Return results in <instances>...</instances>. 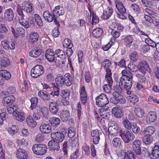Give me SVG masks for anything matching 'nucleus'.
<instances>
[{"label":"nucleus","instance_id":"nucleus-1","mask_svg":"<svg viewBox=\"0 0 159 159\" xmlns=\"http://www.w3.org/2000/svg\"><path fill=\"white\" fill-rule=\"evenodd\" d=\"M55 63L58 65L65 64L66 61V56L64 52L60 49H58L55 50Z\"/></svg>","mask_w":159,"mask_h":159},{"label":"nucleus","instance_id":"nucleus-2","mask_svg":"<svg viewBox=\"0 0 159 159\" xmlns=\"http://www.w3.org/2000/svg\"><path fill=\"white\" fill-rule=\"evenodd\" d=\"M120 136L126 143H128L133 140L135 138L134 134L131 131L120 129L119 132Z\"/></svg>","mask_w":159,"mask_h":159},{"label":"nucleus","instance_id":"nucleus-3","mask_svg":"<svg viewBox=\"0 0 159 159\" xmlns=\"http://www.w3.org/2000/svg\"><path fill=\"white\" fill-rule=\"evenodd\" d=\"M32 150L35 154L43 155L46 152L47 148L45 144H35L32 147Z\"/></svg>","mask_w":159,"mask_h":159},{"label":"nucleus","instance_id":"nucleus-4","mask_svg":"<svg viewBox=\"0 0 159 159\" xmlns=\"http://www.w3.org/2000/svg\"><path fill=\"white\" fill-rule=\"evenodd\" d=\"M44 72L43 66L42 65H37L31 69L30 74L32 77L37 78L43 75Z\"/></svg>","mask_w":159,"mask_h":159},{"label":"nucleus","instance_id":"nucleus-5","mask_svg":"<svg viewBox=\"0 0 159 159\" xmlns=\"http://www.w3.org/2000/svg\"><path fill=\"white\" fill-rule=\"evenodd\" d=\"M96 104L99 107H102L107 104L109 102L107 96L101 93L96 98Z\"/></svg>","mask_w":159,"mask_h":159},{"label":"nucleus","instance_id":"nucleus-6","mask_svg":"<svg viewBox=\"0 0 159 159\" xmlns=\"http://www.w3.org/2000/svg\"><path fill=\"white\" fill-rule=\"evenodd\" d=\"M108 134L109 136H115L118 134L119 128L117 124L114 122L111 121L109 123Z\"/></svg>","mask_w":159,"mask_h":159},{"label":"nucleus","instance_id":"nucleus-7","mask_svg":"<svg viewBox=\"0 0 159 159\" xmlns=\"http://www.w3.org/2000/svg\"><path fill=\"white\" fill-rule=\"evenodd\" d=\"M50 136L52 140L59 143H61L65 139L64 134L59 132H52Z\"/></svg>","mask_w":159,"mask_h":159},{"label":"nucleus","instance_id":"nucleus-8","mask_svg":"<svg viewBox=\"0 0 159 159\" xmlns=\"http://www.w3.org/2000/svg\"><path fill=\"white\" fill-rule=\"evenodd\" d=\"M138 66L142 74H145L147 72L150 73L151 70L146 61H142L139 63Z\"/></svg>","mask_w":159,"mask_h":159},{"label":"nucleus","instance_id":"nucleus-9","mask_svg":"<svg viewBox=\"0 0 159 159\" xmlns=\"http://www.w3.org/2000/svg\"><path fill=\"white\" fill-rule=\"evenodd\" d=\"M15 16L14 11L11 8L6 9L4 12V19L8 22L13 20Z\"/></svg>","mask_w":159,"mask_h":159},{"label":"nucleus","instance_id":"nucleus-10","mask_svg":"<svg viewBox=\"0 0 159 159\" xmlns=\"http://www.w3.org/2000/svg\"><path fill=\"white\" fill-rule=\"evenodd\" d=\"M1 43L2 47L5 50H14L15 48V42L12 40L11 41L7 40H3L1 41Z\"/></svg>","mask_w":159,"mask_h":159},{"label":"nucleus","instance_id":"nucleus-11","mask_svg":"<svg viewBox=\"0 0 159 159\" xmlns=\"http://www.w3.org/2000/svg\"><path fill=\"white\" fill-rule=\"evenodd\" d=\"M58 101L56 102H52L50 103L49 105L50 112L53 115H56L58 112L59 108V104Z\"/></svg>","mask_w":159,"mask_h":159},{"label":"nucleus","instance_id":"nucleus-12","mask_svg":"<svg viewBox=\"0 0 159 159\" xmlns=\"http://www.w3.org/2000/svg\"><path fill=\"white\" fill-rule=\"evenodd\" d=\"M45 57L48 61L55 62L56 56L55 52L52 49H48L46 52Z\"/></svg>","mask_w":159,"mask_h":159},{"label":"nucleus","instance_id":"nucleus-13","mask_svg":"<svg viewBox=\"0 0 159 159\" xmlns=\"http://www.w3.org/2000/svg\"><path fill=\"white\" fill-rule=\"evenodd\" d=\"M92 136L93 137V142L94 144L98 143L100 139V135L102 134V132L97 129L93 130L91 132Z\"/></svg>","mask_w":159,"mask_h":159},{"label":"nucleus","instance_id":"nucleus-14","mask_svg":"<svg viewBox=\"0 0 159 159\" xmlns=\"http://www.w3.org/2000/svg\"><path fill=\"white\" fill-rule=\"evenodd\" d=\"M36 110L38 113L42 114L43 117L45 119H48V117L49 111L48 108L45 106L40 107L39 105L37 106Z\"/></svg>","mask_w":159,"mask_h":159},{"label":"nucleus","instance_id":"nucleus-15","mask_svg":"<svg viewBox=\"0 0 159 159\" xmlns=\"http://www.w3.org/2000/svg\"><path fill=\"white\" fill-rule=\"evenodd\" d=\"M113 12V10L112 8L108 6L103 10V13L101 17L103 20L108 19L111 16Z\"/></svg>","mask_w":159,"mask_h":159},{"label":"nucleus","instance_id":"nucleus-16","mask_svg":"<svg viewBox=\"0 0 159 159\" xmlns=\"http://www.w3.org/2000/svg\"><path fill=\"white\" fill-rule=\"evenodd\" d=\"M39 129L42 133L44 134H49L52 131V127L48 124H42L39 126Z\"/></svg>","mask_w":159,"mask_h":159},{"label":"nucleus","instance_id":"nucleus-17","mask_svg":"<svg viewBox=\"0 0 159 159\" xmlns=\"http://www.w3.org/2000/svg\"><path fill=\"white\" fill-rule=\"evenodd\" d=\"M21 8L24 11H26L27 13H33L32 6L29 1H26L24 2L22 4Z\"/></svg>","mask_w":159,"mask_h":159},{"label":"nucleus","instance_id":"nucleus-18","mask_svg":"<svg viewBox=\"0 0 159 159\" xmlns=\"http://www.w3.org/2000/svg\"><path fill=\"white\" fill-rule=\"evenodd\" d=\"M15 101V97L11 95L4 98L2 100V103L4 106H7L8 105H11L13 104Z\"/></svg>","mask_w":159,"mask_h":159},{"label":"nucleus","instance_id":"nucleus-19","mask_svg":"<svg viewBox=\"0 0 159 159\" xmlns=\"http://www.w3.org/2000/svg\"><path fill=\"white\" fill-rule=\"evenodd\" d=\"M16 157L19 159H27L28 154L26 151L23 148H19L16 151Z\"/></svg>","mask_w":159,"mask_h":159},{"label":"nucleus","instance_id":"nucleus-20","mask_svg":"<svg viewBox=\"0 0 159 159\" xmlns=\"http://www.w3.org/2000/svg\"><path fill=\"white\" fill-rule=\"evenodd\" d=\"M52 13L48 11H44L43 14L44 19L49 22H52L56 17L53 13Z\"/></svg>","mask_w":159,"mask_h":159},{"label":"nucleus","instance_id":"nucleus-21","mask_svg":"<svg viewBox=\"0 0 159 159\" xmlns=\"http://www.w3.org/2000/svg\"><path fill=\"white\" fill-rule=\"evenodd\" d=\"M52 12L53 13L56 17H59L60 16L63 15L65 11L62 7L58 5L55 7Z\"/></svg>","mask_w":159,"mask_h":159},{"label":"nucleus","instance_id":"nucleus-22","mask_svg":"<svg viewBox=\"0 0 159 159\" xmlns=\"http://www.w3.org/2000/svg\"><path fill=\"white\" fill-rule=\"evenodd\" d=\"M70 117V112L69 110H63L60 112V117L61 121L66 122Z\"/></svg>","mask_w":159,"mask_h":159},{"label":"nucleus","instance_id":"nucleus-23","mask_svg":"<svg viewBox=\"0 0 159 159\" xmlns=\"http://www.w3.org/2000/svg\"><path fill=\"white\" fill-rule=\"evenodd\" d=\"M111 111L113 114L117 118H120L123 116V113L121 109L119 107H114Z\"/></svg>","mask_w":159,"mask_h":159},{"label":"nucleus","instance_id":"nucleus-24","mask_svg":"<svg viewBox=\"0 0 159 159\" xmlns=\"http://www.w3.org/2000/svg\"><path fill=\"white\" fill-rule=\"evenodd\" d=\"M43 52L42 50L37 47H35L30 52V56L33 57H37L40 56Z\"/></svg>","mask_w":159,"mask_h":159},{"label":"nucleus","instance_id":"nucleus-25","mask_svg":"<svg viewBox=\"0 0 159 159\" xmlns=\"http://www.w3.org/2000/svg\"><path fill=\"white\" fill-rule=\"evenodd\" d=\"M141 142L139 140H136L133 143L132 148L133 150L134 151L135 153L137 154L140 153V150L141 149L140 146Z\"/></svg>","mask_w":159,"mask_h":159},{"label":"nucleus","instance_id":"nucleus-26","mask_svg":"<svg viewBox=\"0 0 159 159\" xmlns=\"http://www.w3.org/2000/svg\"><path fill=\"white\" fill-rule=\"evenodd\" d=\"M52 85L53 89L52 92L50 93V94L54 97H59L60 92V86H58L54 83H52Z\"/></svg>","mask_w":159,"mask_h":159},{"label":"nucleus","instance_id":"nucleus-27","mask_svg":"<svg viewBox=\"0 0 159 159\" xmlns=\"http://www.w3.org/2000/svg\"><path fill=\"white\" fill-rule=\"evenodd\" d=\"M65 78L64 84L67 87L71 85L73 82V79L72 75L69 73H66L64 75Z\"/></svg>","mask_w":159,"mask_h":159},{"label":"nucleus","instance_id":"nucleus-28","mask_svg":"<svg viewBox=\"0 0 159 159\" xmlns=\"http://www.w3.org/2000/svg\"><path fill=\"white\" fill-rule=\"evenodd\" d=\"M59 143L52 140L49 142L48 146H49L50 150H53L54 151H58L60 149Z\"/></svg>","mask_w":159,"mask_h":159},{"label":"nucleus","instance_id":"nucleus-29","mask_svg":"<svg viewBox=\"0 0 159 159\" xmlns=\"http://www.w3.org/2000/svg\"><path fill=\"white\" fill-rule=\"evenodd\" d=\"M157 118L156 113L154 111H151L148 113L146 116V121L148 122H152L155 121Z\"/></svg>","mask_w":159,"mask_h":159},{"label":"nucleus","instance_id":"nucleus-30","mask_svg":"<svg viewBox=\"0 0 159 159\" xmlns=\"http://www.w3.org/2000/svg\"><path fill=\"white\" fill-rule=\"evenodd\" d=\"M50 94L46 92H45L40 90L38 93V95L43 100L45 101H49L50 100Z\"/></svg>","mask_w":159,"mask_h":159},{"label":"nucleus","instance_id":"nucleus-31","mask_svg":"<svg viewBox=\"0 0 159 159\" xmlns=\"http://www.w3.org/2000/svg\"><path fill=\"white\" fill-rule=\"evenodd\" d=\"M25 121L27 125L30 127H34L37 125V122L30 115H29L27 117Z\"/></svg>","mask_w":159,"mask_h":159},{"label":"nucleus","instance_id":"nucleus-32","mask_svg":"<svg viewBox=\"0 0 159 159\" xmlns=\"http://www.w3.org/2000/svg\"><path fill=\"white\" fill-rule=\"evenodd\" d=\"M115 3L116 8L120 13L124 14L126 12V9L120 1L116 0Z\"/></svg>","mask_w":159,"mask_h":159},{"label":"nucleus","instance_id":"nucleus-33","mask_svg":"<svg viewBox=\"0 0 159 159\" xmlns=\"http://www.w3.org/2000/svg\"><path fill=\"white\" fill-rule=\"evenodd\" d=\"M0 76L3 80H7L11 78V75L9 72L7 70H0Z\"/></svg>","mask_w":159,"mask_h":159},{"label":"nucleus","instance_id":"nucleus-34","mask_svg":"<svg viewBox=\"0 0 159 159\" xmlns=\"http://www.w3.org/2000/svg\"><path fill=\"white\" fill-rule=\"evenodd\" d=\"M123 40L126 47L130 48L134 40L133 36L130 35H127L124 38Z\"/></svg>","mask_w":159,"mask_h":159},{"label":"nucleus","instance_id":"nucleus-35","mask_svg":"<svg viewBox=\"0 0 159 159\" xmlns=\"http://www.w3.org/2000/svg\"><path fill=\"white\" fill-rule=\"evenodd\" d=\"M103 30L101 28L97 27L93 29L92 34L93 37L97 38L100 37L103 34Z\"/></svg>","mask_w":159,"mask_h":159},{"label":"nucleus","instance_id":"nucleus-36","mask_svg":"<svg viewBox=\"0 0 159 159\" xmlns=\"http://www.w3.org/2000/svg\"><path fill=\"white\" fill-rule=\"evenodd\" d=\"M49 121L52 125L55 127L58 126L61 122L60 118L55 117L50 118Z\"/></svg>","mask_w":159,"mask_h":159},{"label":"nucleus","instance_id":"nucleus-37","mask_svg":"<svg viewBox=\"0 0 159 159\" xmlns=\"http://www.w3.org/2000/svg\"><path fill=\"white\" fill-rule=\"evenodd\" d=\"M56 84L58 86H61L64 84L65 78L64 76L59 75H57L55 79Z\"/></svg>","mask_w":159,"mask_h":159},{"label":"nucleus","instance_id":"nucleus-38","mask_svg":"<svg viewBox=\"0 0 159 159\" xmlns=\"http://www.w3.org/2000/svg\"><path fill=\"white\" fill-rule=\"evenodd\" d=\"M155 131V129L153 127L151 126H148L144 129L143 133L145 135L152 136L154 134Z\"/></svg>","mask_w":159,"mask_h":159},{"label":"nucleus","instance_id":"nucleus-39","mask_svg":"<svg viewBox=\"0 0 159 159\" xmlns=\"http://www.w3.org/2000/svg\"><path fill=\"white\" fill-rule=\"evenodd\" d=\"M39 37V35L37 32H32L30 36V41L31 43H35L38 41Z\"/></svg>","mask_w":159,"mask_h":159},{"label":"nucleus","instance_id":"nucleus-40","mask_svg":"<svg viewBox=\"0 0 159 159\" xmlns=\"http://www.w3.org/2000/svg\"><path fill=\"white\" fill-rule=\"evenodd\" d=\"M14 116L16 119L20 122H23L25 119V113L23 112L17 111L15 112Z\"/></svg>","mask_w":159,"mask_h":159},{"label":"nucleus","instance_id":"nucleus-41","mask_svg":"<svg viewBox=\"0 0 159 159\" xmlns=\"http://www.w3.org/2000/svg\"><path fill=\"white\" fill-rule=\"evenodd\" d=\"M10 62L9 59L7 58L2 59L0 61V68H4L7 67L10 64Z\"/></svg>","mask_w":159,"mask_h":159},{"label":"nucleus","instance_id":"nucleus-42","mask_svg":"<svg viewBox=\"0 0 159 159\" xmlns=\"http://www.w3.org/2000/svg\"><path fill=\"white\" fill-rule=\"evenodd\" d=\"M108 84H104L102 87L105 92L107 93L111 92V87L112 86L113 81H107Z\"/></svg>","mask_w":159,"mask_h":159},{"label":"nucleus","instance_id":"nucleus-43","mask_svg":"<svg viewBox=\"0 0 159 159\" xmlns=\"http://www.w3.org/2000/svg\"><path fill=\"white\" fill-rule=\"evenodd\" d=\"M122 76H124L126 80H132L133 78L132 74L129 70H124L121 72Z\"/></svg>","mask_w":159,"mask_h":159},{"label":"nucleus","instance_id":"nucleus-44","mask_svg":"<svg viewBox=\"0 0 159 159\" xmlns=\"http://www.w3.org/2000/svg\"><path fill=\"white\" fill-rule=\"evenodd\" d=\"M100 115L103 118L106 119L108 118V116L107 115H105V113H107V111L108 112L110 111L109 108L107 107L104 106V107H102L101 109H100Z\"/></svg>","mask_w":159,"mask_h":159},{"label":"nucleus","instance_id":"nucleus-45","mask_svg":"<svg viewBox=\"0 0 159 159\" xmlns=\"http://www.w3.org/2000/svg\"><path fill=\"white\" fill-rule=\"evenodd\" d=\"M134 112L136 116L139 118H142L145 113L143 109L139 107H135Z\"/></svg>","mask_w":159,"mask_h":159},{"label":"nucleus","instance_id":"nucleus-46","mask_svg":"<svg viewBox=\"0 0 159 159\" xmlns=\"http://www.w3.org/2000/svg\"><path fill=\"white\" fill-rule=\"evenodd\" d=\"M137 154V155H141L144 157H149L150 155V153L147 148L144 147L142 148L140 150V153Z\"/></svg>","mask_w":159,"mask_h":159},{"label":"nucleus","instance_id":"nucleus-47","mask_svg":"<svg viewBox=\"0 0 159 159\" xmlns=\"http://www.w3.org/2000/svg\"><path fill=\"white\" fill-rule=\"evenodd\" d=\"M129 58L132 61L136 62L138 61L139 59L138 54L136 51H133L129 54Z\"/></svg>","mask_w":159,"mask_h":159},{"label":"nucleus","instance_id":"nucleus-48","mask_svg":"<svg viewBox=\"0 0 159 159\" xmlns=\"http://www.w3.org/2000/svg\"><path fill=\"white\" fill-rule=\"evenodd\" d=\"M30 101L31 103V105L30 107V110H33L35 108L36 109L37 105V103L38 102V98L35 97H33L31 98Z\"/></svg>","mask_w":159,"mask_h":159},{"label":"nucleus","instance_id":"nucleus-49","mask_svg":"<svg viewBox=\"0 0 159 159\" xmlns=\"http://www.w3.org/2000/svg\"><path fill=\"white\" fill-rule=\"evenodd\" d=\"M16 11L18 14L19 20H23L24 19V14L23 13V10L19 5H17L16 7Z\"/></svg>","mask_w":159,"mask_h":159},{"label":"nucleus","instance_id":"nucleus-50","mask_svg":"<svg viewBox=\"0 0 159 159\" xmlns=\"http://www.w3.org/2000/svg\"><path fill=\"white\" fill-rule=\"evenodd\" d=\"M153 140V138L152 136L144 134L143 138V141L146 144H148L151 143Z\"/></svg>","mask_w":159,"mask_h":159},{"label":"nucleus","instance_id":"nucleus-51","mask_svg":"<svg viewBox=\"0 0 159 159\" xmlns=\"http://www.w3.org/2000/svg\"><path fill=\"white\" fill-rule=\"evenodd\" d=\"M68 136L70 138L74 137L75 134V130L74 127L70 126L68 128Z\"/></svg>","mask_w":159,"mask_h":159},{"label":"nucleus","instance_id":"nucleus-52","mask_svg":"<svg viewBox=\"0 0 159 159\" xmlns=\"http://www.w3.org/2000/svg\"><path fill=\"white\" fill-rule=\"evenodd\" d=\"M101 64L102 65V67H103L105 69H106L107 68L110 69L111 67V61L107 59H106L103 61Z\"/></svg>","mask_w":159,"mask_h":159},{"label":"nucleus","instance_id":"nucleus-53","mask_svg":"<svg viewBox=\"0 0 159 159\" xmlns=\"http://www.w3.org/2000/svg\"><path fill=\"white\" fill-rule=\"evenodd\" d=\"M63 46L65 48H72L73 46V44L70 39L68 38L65 39L63 42Z\"/></svg>","mask_w":159,"mask_h":159},{"label":"nucleus","instance_id":"nucleus-54","mask_svg":"<svg viewBox=\"0 0 159 159\" xmlns=\"http://www.w3.org/2000/svg\"><path fill=\"white\" fill-rule=\"evenodd\" d=\"M105 79L107 81H113L112 78V73L110 69L107 68L106 69Z\"/></svg>","mask_w":159,"mask_h":159},{"label":"nucleus","instance_id":"nucleus-55","mask_svg":"<svg viewBox=\"0 0 159 159\" xmlns=\"http://www.w3.org/2000/svg\"><path fill=\"white\" fill-rule=\"evenodd\" d=\"M119 94L117 92H113V97H111L110 99V102L114 104H118L117 98Z\"/></svg>","mask_w":159,"mask_h":159},{"label":"nucleus","instance_id":"nucleus-56","mask_svg":"<svg viewBox=\"0 0 159 159\" xmlns=\"http://www.w3.org/2000/svg\"><path fill=\"white\" fill-rule=\"evenodd\" d=\"M152 154L153 156L155 158H158L159 157V145H156L154 146Z\"/></svg>","mask_w":159,"mask_h":159},{"label":"nucleus","instance_id":"nucleus-57","mask_svg":"<svg viewBox=\"0 0 159 159\" xmlns=\"http://www.w3.org/2000/svg\"><path fill=\"white\" fill-rule=\"evenodd\" d=\"M82 151H84L85 155L88 156L90 155L89 147L86 143H84L82 148Z\"/></svg>","mask_w":159,"mask_h":159},{"label":"nucleus","instance_id":"nucleus-58","mask_svg":"<svg viewBox=\"0 0 159 159\" xmlns=\"http://www.w3.org/2000/svg\"><path fill=\"white\" fill-rule=\"evenodd\" d=\"M113 146L115 148L119 147L121 145V139L118 138H115L112 142Z\"/></svg>","mask_w":159,"mask_h":159},{"label":"nucleus","instance_id":"nucleus-59","mask_svg":"<svg viewBox=\"0 0 159 159\" xmlns=\"http://www.w3.org/2000/svg\"><path fill=\"white\" fill-rule=\"evenodd\" d=\"M123 124L125 128L128 130L131 129L132 126L131 123L127 119H125L123 120Z\"/></svg>","mask_w":159,"mask_h":159},{"label":"nucleus","instance_id":"nucleus-60","mask_svg":"<svg viewBox=\"0 0 159 159\" xmlns=\"http://www.w3.org/2000/svg\"><path fill=\"white\" fill-rule=\"evenodd\" d=\"M34 17L35 21L38 25L39 27L42 26L43 23L41 17L37 14H35Z\"/></svg>","mask_w":159,"mask_h":159},{"label":"nucleus","instance_id":"nucleus-61","mask_svg":"<svg viewBox=\"0 0 159 159\" xmlns=\"http://www.w3.org/2000/svg\"><path fill=\"white\" fill-rule=\"evenodd\" d=\"M18 107L17 106L14 105H11L7 107V110L9 113L10 114H13L15 115V112H16V111L17 110Z\"/></svg>","mask_w":159,"mask_h":159},{"label":"nucleus","instance_id":"nucleus-62","mask_svg":"<svg viewBox=\"0 0 159 159\" xmlns=\"http://www.w3.org/2000/svg\"><path fill=\"white\" fill-rule=\"evenodd\" d=\"M148 38L145 39V41L146 44L150 45L153 48L156 47L157 43H156L154 41L150 39L149 36L147 37Z\"/></svg>","mask_w":159,"mask_h":159},{"label":"nucleus","instance_id":"nucleus-63","mask_svg":"<svg viewBox=\"0 0 159 159\" xmlns=\"http://www.w3.org/2000/svg\"><path fill=\"white\" fill-rule=\"evenodd\" d=\"M132 85V80L127 79L125 83L124 84V87L126 90H129L131 88Z\"/></svg>","mask_w":159,"mask_h":159},{"label":"nucleus","instance_id":"nucleus-64","mask_svg":"<svg viewBox=\"0 0 159 159\" xmlns=\"http://www.w3.org/2000/svg\"><path fill=\"white\" fill-rule=\"evenodd\" d=\"M16 30L17 34H18V37L20 36H22V37L25 36V31L22 27H18L17 28Z\"/></svg>","mask_w":159,"mask_h":159}]
</instances>
